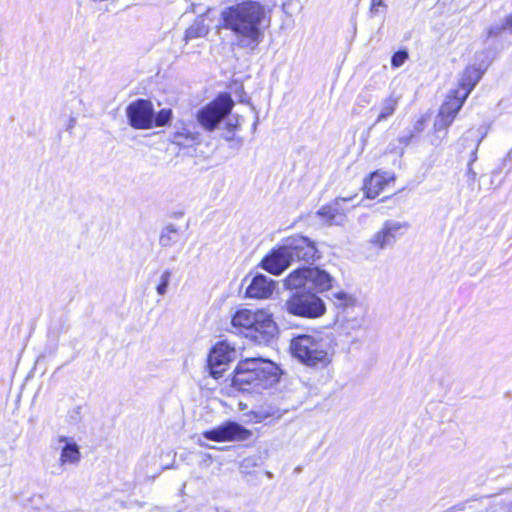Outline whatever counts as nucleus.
Returning a JSON list of instances; mask_svg holds the SVG:
<instances>
[{
    "instance_id": "nucleus-1",
    "label": "nucleus",
    "mask_w": 512,
    "mask_h": 512,
    "mask_svg": "<svg viewBox=\"0 0 512 512\" xmlns=\"http://www.w3.org/2000/svg\"><path fill=\"white\" fill-rule=\"evenodd\" d=\"M265 10L258 2L247 1L228 9L224 14L225 26L234 32L237 46L253 51L260 44L263 32L260 23Z\"/></svg>"
},
{
    "instance_id": "nucleus-2",
    "label": "nucleus",
    "mask_w": 512,
    "mask_h": 512,
    "mask_svg": "<svg viewBox=\"0 0 512 512\" xmlns=\"http://www.w3.org/2000/svg\"><path fill=\"white\" fill-rule=\"evenodd\" d=\"M279 381V368L262 358L241 360L235 370L233 385L243 392L261 394Z\"/></svg>"
},
{
    "instance_id": "nucleus-3",
    "label": "nucleus",
    "mask_w": 512,
    "mask_h": 512,
    "mask_svg": "<svg viewBox=\"0 0 512 512\" xmlns=\"http://www.w3.org/2000/svg\"><path fill=\"white\" fill-rule=\"evenodd\" d=\"M232 326L245 333L255 343L268 344L277 334L272 315L265 310H238L232 317Z\"/></svg>"
},
{
    "instance_id": "nucleus-4",
    "label": "nucleus",
    "mask_w": 512,
    "mask_h": 512,
    "mask_svg": "<svg viewBox=\"0 0 512 512\" xmlns=\"http://www.w3.org/2000/svg\"><path fill=\"white\" fill-rule=\"evenodd\" d=\"M292 355L310 367L327 366L332 361L329 343L319 334H302L290 343Z\"/></svg>"
},
{
    "instance_id": "nucleus-5",
    "label": "nucleus",
    "mask_w": 512,
    "mask_h": 512,
    "mask_svg": "<svg viewBox=\"0 0 512 512\" xmlns=\"http://www.w3.org/2000/svg\"><path fill=\"white\" fill-rule=\"evenodd\" d=\"M285 310L297 317L316 319L326 313V305L322 298L313 292H296L284 304Z\"/></svg>"
},
{
    "instance_id": "nucleus-6",
    "label": "nucleus",
    "mask_w": 512,
    "mask_h": 512,
    "mask_svg": "<svg viewBox=\"0 0 512 512\" xmlns=\"http://www.w3.org/2000/svg\"><path fill=\"white\" fill-rule=\"evenodd\" d=\"M233 104L228 94H222L198 111L197 121L205 130L213 131L231 112Z\"/></svg>"
},
{
    "instance_id": "nucleus-7",
    "label": "nucleus",
    "mask_w": 512,
    "mask_h": 512,
    "mask_svg": "<svg viewBox=\"0 0 512 512\" xmlns=\"http://www.w3.org/2000/svg\"><path fill=\"white\" fill-rule=\"evenodd\" d=\"M409 229V224L404 221L394 219L386 220L382 227L373 234L369 244L377 249L384 250L391 248Z\"/></svg>"
},
{
    "instance_id": "nucleus-8",
    "label": "nucleus",
    "mask_w": 512,
    "mask_h": 512,
    "mask_svg": "<svg viewBox=\"0 0 512 512\" xmlns=\"http://www.w3.org/2000/svg\"><path fill=\"white\" fill-rule=\"evenodd\" d=\"M239 355V349L228 341L217 343L212 348L208 356V367L210 369V374L214 378L221 377L223 372L227 369L229 363L236 360Z\"/></svg>"
},
{
    "instance_id": "nucleus-9",
    "label": "nucleus",
    "mask_w": 512,
    "mask_h": 512,
    "mask_svg": "<svg viewBox=\"0 0 512 512\" xmlns=\"http://www.w3.org/2000/svg\"><path fill=\"white\" fill-rule=\"evenodd\" d=\"M292 262L303 261L309 263L314 261L317 256V248L315 243L309 238L302 235H293L282 241Z\"/></svg>"
},
{
    "instance_id": "nucleus-10",
    "label": "nucleus",
    "mask_w": 512,
    "mask_h": 512,
    "mask_svg": "<svg viewBox=\"0 0 512 512\" xmlns=\"http://www.w3.org/2000/svg\"><path fill=\"white\" fill-rule=\"evenodd\" d=\"M129 124L135 129H151L154 127V108L150 100L138 99L126 108Z\"/></svg>"
},
{
    "instance_id": "nucleus-11",
    "label": "nucleus",
    "mask_w": 512,
    "mask_h": 512,
    "mask_svg": "<svg viewBox=\"0 0 512 512\" xmlns=\"http://www.w3.org/2000/svg\"><path fill=\"white\" fill-rule=\"evenodd\" d=\"M251 435V431L234 421L224 422L202 433L205 439L215 442L243 441Z\"/></svg>"
},
{
    "instance_id": "nucleus-12",
    "label": "nucleus",
    "mask_w": 512,
    "mask_h": 512,
    "mask_svg": "<svg viewBox=\"0 0 512 512\" xmlns=\"http://www.w3.org/2000/svg\"><path fill=\"white\" fill-rule=\"evenodd\" d=\"M465 100L460 98V91H453L448 96L446 101L441 105L439 113L434 121V128L436 131H446L452 124L456 115L462 108Z\"/></svg>"
},
{
    "instance_id": "nucleus-13",
    "label": "nucleus",
    "mask_w": 512,
    "mask_h": 512,
    "mask_svg": "<svg viewBox=\"0 0 512 512\" xmlns=\"http://www.w3.org/2000/svg\"><path fill=\"white\" fill-rule=\"evenodd\" d=\"M354 198L355 196L338 197L332 204L322 206L317 211V215L325 218L329 225H341L345 221L346 212L349 211L344 205L353 201Z\"/></svg>"
},
{
    "instance_id": "nucleus-14",
    "label": "nucleus",
    "mask_w": 512,
    "mask_h": 512,
    "mask_svg": "<svg viewBox=\"0 0 512 512\" xmlns=\"http://www.w3.org/2000/svg\"><path fill=\"white\" fill-rule=\"evenodd\" d=\"M292 263L290 254H288L284 245L281 244L262 260V267L272 274L279 275Z\"/></svg>"
},
{
    "instance_id": "nucleus-15",
    "label": "nucleus",
    "mask_w": 512,
    "mask_h": 512,
    "mask_svg": "<svg viewBox=\"0 0 512 512\" xmlns=\"http://www.w3.org/2000/svg\"><path fill=\"white\" fill-rule=\"evenodd\" d=\"M400 98L399 95L393 92L370 109V112L376 115L373 126L388 121L394 115L398 108Z\"/></svg>"
},
{
    "instance_id": "nucleus-16",
    "label": "nucleus",
    "mask_w": 512,
    "mask_h": 512,
    "mask_svg": "<svg viewBox=\"0 0 512 512\" xmlns=\"http://www.w3.org/2000/svg\"><path fill=\"white\" fill-rule=\"evenodd\" d=\"M394 177L386 172H373L364 183L367 198H376L389 182H394Z\"/></svg>"
},
{
    "instance_id": "nucleus-17",
    "label": "nucleus",
    "mask_w": 512,
    "mask_h": 512,
    "mask_svg": "<svg viewBox=\"0 0 512 512\" xmlns=\"http://www.w3.org/2000/svg\"><path fill=\"white\" fill-rule=\"evenodd\" d=\"M273 281L264 275H256L246 289L249 298H267L273 292Z\"/></svg>"
},
{
    "instance_id": "nucleus-18",
    "label": "nucleus",
    "mask_w": 512,
    "mask_h": 512,
    "mask_svg": "<svg viewBox=\"0 0 512 512\" xmlns=\"http://www.w3.org/2000/svg\"><path fill=\"white\" fill-rule=\"evenodd\" d=\"M58 442L64 444L59 457L60 465H78L81 460L79 446L66 436H59Z\"/></svg>"
},
{
    "instance_id": "nucleus-19",
    "label": "nucleus",
    "mask_w": 512,
    "mask_h": 512,
    "mask_svg": "<svg viewBox=\"0 0 512 512\" xmlns=\"http://www.w3.org/2000/svg\"><path fill=\"white\" fill-rule=\"evenodd\" d=\"M483 75V71L475 66H469L463 72L460 80V98L466 100L473 88L477 85Z\"/></svg>"
},
{
    "instance_id": "nucleus-20",
    "label": "nucleus",
    "mask_w": 512,
    "mask_h": 512,
    "mask_svg": "<svg viewBox=\"0 0 512 512\" xmlns=\"http://www.w3.org/2000/svg\"><path fill=\"white\" fill-rule=\"evenodd\" d=\"M311 267L298 268L291 272L284 280L287 289L294 290L305 288L310 285Z\"/></svg>"
},
{
    "instance_id": "nucleus-21",
    "label": "nucleus",
    "mask_w": 512,
    "mask_h": 512,
    "mask_svg": "<svg viewBox=\"0 0 512 512\" xmlns=\"http://www.w3.org/2000/svg\"><path fill=\"white\" fill-rule=\"evenodd\" d=\"M309 288H313L317 292H325L332 288L334 279L326 271L318 268L311 267Z\"/></svg>"
},
{
    "instance_id": "nucleus-22",
    "label": "nucleus",
    "mask_w": 512,
    "mask_h": 512,
    "mask_svg": "<svg viewBox=\"0 0 512 512\" xmlns=\"http://www.w3.org/2000/svg\"><path fill=\"white\" fill-rule=\"evenodd\" d=\"M198 139V134L183 128L181 131H177L172 136V143L179 146H189Z\"/></svg>"
},
{
    "instance_id": "nucleus-23",
    "label": "nucleus",
    "mask_w": 512,
    "mask_h": 512,
    "mask_svg": "<svg viewBox=\"0 0 512 512\" xmlns=\"http://www.w3.org/2000/svg\"><path fill=\"white\" fill-rule=\"evenodd\" d=\"M208 27L204 24L203 20L195 21L185 32V41L188 42L193 39L206 36Z\"/></svg>"
},
{
    "instance_id": "nucleus-24",
    "label": "nucleus",
    "mask_w": 512,
    "mask_h": 512,
    "mask_svg": "<svg viewBox=\"0 0 512 512\" xmlns=\"http://www.w3.org/2000/svg\"><path fill=\"white\" fill-rule=\"evenodd\" d=\"M178 240V229L174 225H168L165 227L159 238V243L163 247H168L176 243Z\"/></svg>"
},
{
    "instance_id": "nucleus-25",
    "label": "nucleus",
    "mask_w": 512,
    "mask_h": 512,
    "mask_svg": "<svg viewBox=\"0 0 512 512\" xmlns=\"http://www.w3.org/2000/svg\"><path fill=\"white\" fill-rule=\"evenodd\" d=\"M507 30L512 32V14L506 16L501 25L491 26L488 29L487 34H488V37L498 36Z\"/></svg>"
},
{
    "instance_id": "nucleus-26",
    "label": "nucleus",
    "mask_w": 512,
    "mask_h": 512,
    "mask_svg": "<svg viewBox=\"0 0 512 512\" xmlns=\"http://www.w3.org/2000/svg\"><path fill=\"white\" fill-rule=\"evenodd\" d=\"M388 8L386 0H370L369 17L375 18L380 15H385Z\"/></svg>"
},
{
    "instance_id": "nucleus-27",
    "label": "nucleus",
    "mask_w": 512,
    "mask_h": 512,
    "mask_svg": "<svg viewBox=\"0 0 512 512\" xmlns=\"http://www.w3.org/2000/svg\"><path fill=\"white\" fill-rule=\"evenodd\" d=\"M332 302L337 308H347L354 304V299L345 292H337L333 294Z\"/></svg>"
},
{
    "instance_id": "nucleus-28",
    "label": "nucleus",
    "mask_w": 512,
    "mask_h": 512,
    "mask_svg": "<svg viewBox=\"0 0 512 512\" xmlns=\"http://www.w3.org/2000/svg\"><path fill=\"white\" fill-rule=\"evenodd\" d=\"M171 278L172 272L170 270H165L161 273L159 283L156 286V292L159 296H165L167 294Z\"/></svg>"
},
{
    "instance_id": "nucleus-29",
    "label": "nucleus",
    "mask_w": 512,
    "mask_h": 512,
    "mask_svg": "<svg viewBox=\"0 0 512 512\" xmlns=\"http://www.w3.org/2000/svg\"><path fill=\"white\" fill-rule=\"evenodd\" d=\"M172 119L171 109H161L156 115L154 114V126L162 127L167 125Z\"/></svg>"
},
{
    "instance_id": "nucleus-30",
    "label": "nucleus",
    "mask_w": 512,
    "mask_h": 512,
    "mask_svg": "<svg viewBox=\"0 0 512 512\" xmlns=\"http://www.w3.org/2000/svg\"><path fill=\"white\" fill-rule=\"evenodd\" d=\"M407 58H408V53L406 51H398V52L394 53V55L392 56L391 64L393 67L398 68L405 63Z\"/></svg>"
},
{
    "instance_id": "nucleus-31",
    "label": "nucleus",
    "mask_w": 512,
    "mask_h": 512,
    "mask_svg": "<svg viewBox=\"0 0 512 512\" xmlns=\"http://www.w3.org/2000/svg\"><path fill=\"white\" fill-rule=\"evenodd\" d=\"M466 176H467V182H468V185L473 188L475 182H476V177H477V174L476 172L473 170L472 166H471V163H468V167H467V171H466Z\"/></svg>"
},
{
    "instance_id": "nucleus-32",
    "label": "nucleus",
    "mask_w": 512,
    "mask_h": 512,
    "mask_svg": "<svg viewBox=\"0 0 512 512\" xmlns=\"http://www.w3.org/2000/svg\"><path fill=\"white\" fill-rule=\"evenodd\" d=\"M363 325V322L362 320H357L355 319L354 321H352L351 325L349 322H347V325L344 327V329H360Z\"/></svg>"
},
{
    "instance_id": "nucleus-33",
    "label": "nucleus",
    "mask_w": 512,
    "mask_h": 512,
    "mask_svg": "<svg viewBox=\"0 0 512 512\" xmlns=\"http://www.w3.org/2000/svg\"><path fill=\"white\" fill-rule=\"evenodd\" d=\"M413 137L412 133L408 134V135H405V136H401L399 137V141L402 143V144H405L407 145L409 142H410V139Z\"/></svg>"
},
{
    "instance_id": "nucleus-34",
    "label": "nucleus",
    "mask_w": 512,
    "mask_h": 512,
    "mask_svg": "<svg viewBox=\"0 0 512 512\" xmlns=\"http://www.w3.org/2000/svg\"><path fill=\"white\" fill-rule=\"evenodd\" d=\"M227 126L229 127V129L234 130L239 126V120L236 119L235 122H232V119H230L229 122L227 123Z\"/></svg>"
},
{
    "instance_id": "nucleus-35",
    "label": "nucleus",
    "mask_w": 512,
    "mask_h": 512,
    "mask_svg": "<svg viewBox=\"0 0 512 512\" xmlns=\"http://www.w3.org/2000/svg\"><path fill=\"white\" fill-rule=\"evenodd\" d=\"M478 146H479V143L477 144L476 148H478ZM476 150H477V149H475V150L472 152V154H471V158H470V161H469V163H471V165H472V164H473V162H475V161H476V159H477V156H476Z\"/></svg>"
},
{
    "instance_id": "nucleus-36",
    "label": "nucleus",
    "mask_w": 512,
    "mask_h": 512,
    "mask_svg": "<svg viewBox=\"0 0 512 512\" xmlns=\"http://www.w3.org/2000/svg\"><path fill=\"white\" fill-rule=\"evenodd\" d=\"M199 445L202 447L213 448L212 446L207 445L206 443L202 442L201 440H199Z\"/></svg>"
},
{
    "instance_id": "nucleus-37",
    "label": "nucleus",
    "mask_w": 512,
    "mask_h": 512,
    "mask_svg": "<svg viewBox=\"0 0 512 512\" xmlns=\"http://www.w3.org/2000/svg\"><path fill=\"white\" fill-rule=\"evenodd\" d=\"M74 123H75V119H74V118H72V119L70 120L69 129H72V128L74 127Z\"/></svg>"
},
{
    "instance_id": "nucleus-38",
    "label": "nucleus",
    "mask_w": 512,
    "mask_h": 512,
    "mask_svg": "<svg viewBox=\"0 0 512 512\" xmlns=\"http://www.w3.org/2000/svg\"><path fill=\"white\" fill-rule=\"evenodd\" d=\"M272 415H273L272 413H266V412H263V413H262V417H263V418H267V417H270V416H272Z\"/></svg>"
},
{
    "instance_id": "nucleus-39",
    "label": "nucleus",
    "mask_w": 512,
    "mask_h": 512,
    "mask_svg": "<svg viewBox=\"0 0 512 512\" xmlns=\"http://www.w3.org/2000/svg\"><path fill=\"white\" fill-rule=\"evenodd\" d=\"M508 512H512V502L509 504Z\"/></svg>"
}]
</instances>
